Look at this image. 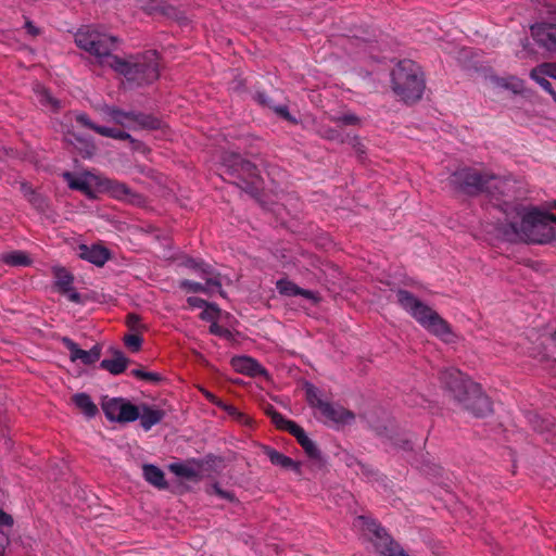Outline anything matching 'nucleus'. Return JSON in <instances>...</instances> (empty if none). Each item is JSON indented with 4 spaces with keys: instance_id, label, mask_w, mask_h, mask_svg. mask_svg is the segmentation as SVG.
Wrapping results in <instances>:
<instances>
[{
    "instance_id": "a18cd8bd",
    "label": "nucleus",
    "mask_w": 556,
    "mask_h": 556,
    "mask_svg": "<svg viewBox=\"0 0 556 556\" xmlns=\"http://www.w3.org/2000/svg\"><path fill=\"white\" fill-rule=\"evenodd\" d=\"M126 324L132 331H140L143 328L140 317L134 313L127 315Z\"/></svg>"
},
{
    "instance_id": "2f4dec72",
    "label": "nucleus",
    "mask_w": 556,
    "mask_h": 556,
    "mask_svg": "<svg viewBox=\"0 0 556 556\" xmlns=\"http://www.w3.org/2000/svg\"><path fill=\"white\" fill-rule=\"evenodd\" d=\"M179 287L181 289L186 290L187 292H191V293H204L210 296L215 293L205 283H201V282H197V281H192V280H188V279L180 281Z\"/></svg>"
},
{
    "instance_id": "39448f33",
    "label": "nucleus",
    "mask_w": 556,
    "mask_h": 556,
    "mask_svg": "<svg viewBox=\"0 0 556 556\" xmlns=\"http://www.w3.org/2000/svg\"><path fill=\"white\" fill-rule=\"evenodd\" d=\"M450 185L457 191L475 197L485 193L492 198L504 193L505 181L493 174L472 167L455 170L448 178Z\"/></svg>"
},
{
    "instance_id": "58836bf2",
    "label": "nucleus",
    "mask_w": 556,
    "mask_h": 556,
    "mask_svg": "<svg viewBox=\"0 0 556 556\" xmlns=\"http://www.w3.org/2000/svg\"><path fill=\"white\" fill-rule=\"evenodd\" d=\"M219 407L223 408L225 412H227L228 415L232 416L238 421L243 422V424L249 422V417L245 416L243 413L239 412L238 408L235 407L233 405L226 404V403L222 402V406H219Z\"/></svg>"
},
{
    "instance_id": "c756f323",
    "label": "nucleus",
    "mask_w": 556,
    "mask_h": 556,
    "mask_svg": "<svg viewBox=\"0 0 556 556\" xmlns=\"http://www.w3.org/2000/svg\"><path fill=\"white\" fill-rule=\"evenodd\" d=\"M64 178L67 180L71 189L81 191L84 194L92 197V189L87 180L77 178L71 173H65Z\"/></svg>"
},
{
    "instance_id": "b1692460",
    "label": "nucleus",
    "mask_w": 556,
    "mask_h": 556,
    "mask_svg": "<svg viewBox=\"0 0 556 556\" xmlns=\"http://www.w3.org/2000/svg\"><path fill=\"white\" fill-rule=\"evenodd\" d=\"M54 286L58 292L71 291L74 282V276L64 267L53 268Z\"/></svg>"
},
{
    "instance_id": "bb28decb",
    "label": "nucleus",
    "mask_w": 556,
    "mask_h": 556,
    "mask_svg": "<svg viewBox=\"0 0 556 556\" xmlns=\"http://www.w3.org/2000/svg\"><path fill=\"white\" fill-rule=\"evenodd\" d=\"M295 439L309 458H320V451L315 442L307 437L305 431H302Z\"/></svg>"
},
{
    "instance_id": "603ef678",
    "label": "nucleus",
    "mask_w": 556,
    "mask_h": 556,
    "mask_svg": "<svg viewBox=\"0 0 556 556\" xmlns=\"http://www.w3.org/2000/svg\"><path fill=\"white\" fill-rule=\"evenodd\" d=\"M271 109L283 119L295 122V119L290 115L289 110L286 105H273Z\"/></svg>"
},
{
    "instance_id": "bf43d9fd",
    "label": "nucleus",
    "mask_w": 556,
    "mask_h": 556,
    "mask_svg": "<svg viewBox=\"0 0 556 556\" xmlns=\"http://www.w3.org/2000/svg\"><path fill=\"white\" fill-rule=\"evenodd\" d=\"M144 380L152 381V382H157V381L161 380V377L156 372L147 371L146 375H144Z\"/></svg>"
},
{
    "instance_id": "9d476101",
    "label": "nucleus",
    "mask_w": 556,
    "mask_h": 556,
    "mask_svg": "<svg viewBox=\"0 0 556 556\" xmlns=\"http://www.w3.org/2000/svg\"><path fill=\"white\" fill-rule=\"evenodd\" d=\"M105 417L111 421L131 422L139 418V407L121 397L108 399L102 402Z\"/></svg>"
},
{
    "instance_id": "052dcab7",
    "label": "nucleus",
    "mask_w": 556,
    "mask_h": 556,
    "mask_svg": "<svg viewBox=\"0 0 556 556\" xmlns=\"http://www.w3.org/2000/svg\"><path fill=\"white\" fill-rule=\"evenodd\" d=\"M136 115H137V112H134V111L125 112L126 124H130V123L134 124ZM127 127H131V126L128 125Z\"/></svg>"
},
{
    "instance_id": "6ab92c4d",
    "label": "nucleus",
    "mask_w": 556,
    "mask_h": 556,
    "mask_svg": "<svg viewBox=\"0 0 556 556\" xmlns=\"http://www.w3.org/2000/svg\"><path fill=\"white\" fill-rule=\"evenodd\" d=\"M267 414L270 416L271 421L278 429L288 431L291 435L296 438L304 429L299 426L295 421L287 419L282 414L270 407L267 409Z\"/></svg>"
},
{
    "instance_id": "f3484780",
    "label": "nucleus",
    "mask_w": 556,
    "mask_h": 556,
    "mask_svg": "<svg viewBox=\"0 0 556 556\" xmlns=\"http://www.w3.org/2000/svg\"><path fill=\"white\" fill-rule=\"evenodd\" d=\"M277 290L280 294L286 296H298L301 295L307 300H311L313 302L318 301V296L315 292L300 288L294 282L288 280V279H279L276 283Z\"/></svg>"
},
{
    "instance_id": "f8f14e48",
    "label": "nucleus",
    "mask_w": 556,
    "mask_h": 556,
    "mask_svg": "<svg viewBox=\"0 0 556 556\" xmlns=\"http://www.w3.org/2000/svg\"><path fill=\"white\" fill-rule=\"evenodd\" d=\"M531 35L535 42L554 52L556 48V26L547 23H540L531 26Z\"/></svg>"
},
{
    "instance_id": "8fccbe9b",
    "label": "nucleus",
    "mask_w": 556,
    "mask_h": 556,
    "mask_svg": "<svg viewBox=\"0 0 556 556\" xmlns=\"http://www.w3.org/2000/svg\"><path fill=\"white\" fill-rule=\"evenodd\" d=\"M203 308H204V311L200 314V318L202 320L214 321L217 318V315L219 313V308L217 306H216V311L207 308V307H203Z\"/></svg>"
},
{
    "instance_id": "f03ea898",
    "label": "nucleus",
    "mask_w": 556,
    "mask_h": 556,
    "mask_svg": "<svg viewBox=\"0 0 556 556\" xmlns=\"http://www.w3.org/2000/svg\"><path fill=\"white\" fill-rule=\"evenodd\" d=\"M556 216L533 208L521 215L520 222L506 219L507 230L504 231L509 240L521 239L531 243L544 244L556 237Z\"/></svg>"
},
{
    "instance_id": "393cba45",
    "label": "nucleus",
    "mask_w": 556,
    "mask_h": 556,
    "mask_svg": "<svg viewBox=\"0 0 556 556\" xmlns=\"http://www.w3.org/2000/svg\"><path fill=\"white\" fill-rule=\"evenodd\" d=\"M142 9L148 14L160 13L169 18H178L179 12L172 5L164 3L162 0H151L147 5H142Z\"/></svg>"
},
{
    "instance_id": "1a4fd4ad",
    "label": "nucleus",
    "mask_w": 556,
    "mask_h": 556,
    "mask_svg": "<svg viewBox=\"0 0 556 556\" xmlns=\"http://www.w3.org/2000/svg\"><path fill=\"white\" fill-rule=\"evenodd\" d=\"M305 395L308 405L317 412L325 424L346 426L354 422L355 414L352 410L324 399L321 392L313 384L306 386Z\"/></svg>"
},
{
    "instance_id": "de8ad7c7",
    "label": "nucleus",
    "mask_w": 556,
    "mask_h": 556,
    "mask_svg": "<svg viewBox=\"0 0 556 556\" xmlns=\"http://www.w3.org/2000/svg\"><path fill=\"white\" fill-rule=\"evenodd\" d=\"M532 79L535 80L543 88V90L548 92L552 96L553 100L556 102V91L554 90L552 84L545 77L541 76Z\"/></svg>"
},
{
    "instance_id": "4c0bfd02",
    "label": "nucleus",
    "mask_w": 556,
    "mask_h": 556,
    "mask_svg": "<svg viewBox=\"0 0 556 556\" xmlns=\"http://www.w3.org/2000/svg\"><path fill=\"white\" fill-rule=\"evenodd\" d=\"M124 343L130 351L138 352L142 345V338L136 333L126 334Z\"/></svg>"
},
{
    "instance_id": "37998d69",
    "label": "nucleus",
    "mask_w": 556,
    "mask_h": 556,
    "mask_svg": "<svg viewBox=\"0 0 556 556\" xmlns=\"http://www.w3.org/2000/svg\"><path fill=\"white\" fill-rule=\"evenodd\" d=\"M187 303L192 308L207 307V308L216 311V305L215 304L208 303L207 301H205V300H203L201 298H198V296H189L187 299Z\"/></svg>"
},
{
    "instance_id": "09e8293b",
    "label": "nucleus",
    "mask_w": 556,
    "mask_h": 556,
    "mask_svg": "<svg viewBox=\"0 0 556 556\" xmlns=\"http://www.w3.org/2000/svg\"><path fill=\"white\" fill-rule=\"evenodd\" d=\"M205 264H206V262H204L203 260H197V258H188L185 262V266L187 268L193 270L198 275H199V271L201 270V267H204Z\"/></svg>"
},
{
    "instance_id": "423d86ee",
    "label": "nucleus",
    "mask_w": 556,
    "mask_h": 556,
    "mask_svg": "<svg viewBox=\"0 0 556 556\" xmlns=\"http://www.w3.org/2000/svg\"><path fill=\"white\" fill-rule=\"evenodd\" d=\"M391 86L405 103L419 101L426 87L420 66L412 60L400 61L391 72Z\"/></svg>"
},
{
    "instance_id": "5fc2aeb1",
    "label": "nucleus",
    "mask_w": 556,
    "mask_h": 556,
    "mask_svg": "<svg viewBox=\"0 0 556 556\" xmlns=\"http://www.w3.org/2000/svg\"><path fill=\"white\" fill-rule=\"evenodd\" d=\"M13 523V517L0 508V527H12Z\"/></svg>"
},
{
    "instance_id": "ea45409f",
    "label": "nucleus",
    "mask_w": 556,
    "mask_h": 556,
    "mask_svg": "<svg viewBox=\"0 0 556 556\" xmlns=\"http://www.w3.org/2000/svg\"><path fill=\"white\" fill-rule=\"evenodd\" d=\"M546 341L548 342V344L545 346V352L543 353H540V361L544 362H548V361H553V362H556V356H555V353H554V349L556 348V342H555V339L554 338H547Z\"/></svg>"
},
{
    "instance_id": "3c124183",
    "label": "nucleus",
    "mask_w": 556,
    "mask_h": 556,
    "mask_svg": "<svg viewBox=\"0 0 556 556\" xmlns=\"http://www.w3.org/2000/svg\"><path fill=\"white\" fill-rule=\"evenodd\" d=\"M393 444L404 451H410L413 450V442L409 438H396L394 439Z\"/></svg>"
},
{
    "instance_id": "e433bc0d",
    "label": "nucleus",
    "mask_w": 556,
    "mask_h": 556,
    "mask_svg": "<svg viewBox=\"0 0 556 556\" xmlns=\"http://www.w3.org/2000/svg\"><path fill=\"white\" fill-rule=\"evenodd\" d=\"M39 101L43 105H49L53 110H59L60 108V101L52 97V94L45 88H40L38 91Z\"/></svg>"
},
{
    "instance_id": "680f3d73",
    "label": "nucleus",
    "mask_w": 556,
    "mask_h": 556,
    "mask_svg": "<svg viewBox=\"0 0 556 556\" xmlns=\"http://www.w3.org/2000/svg\"><path fill=\"white\" fill-rule=\"evenodd\" d=\"M147 371H143L142 369H132L131 370V375L134 377H137V378H140V379H143L144 380V375H146Z\"/></svg>"
},
{
    "instance_id": "0e129e2a",
    "label": "nucleus",
    "mask_w": 556,
    "mask_h": 556,
    "mask_svg": "<svg viewBox=\"0 0 556 556\" xmlns=\"http://www.w3.org/2000/svg\"><path fill=\"white\" fill-rule=\"evenodd\" d=\"M396 556H409L403 548L396 554Z\"/></svg>"
},
{
    "instance_id": "72a5a7b5",
    "label": "nucleus",
    "mask_w": 556,
    "mask_h": 556,
    "mask_svg": "<svg viewBox=\"0 0 556 556\" xmlns=\"http://www.w3.org/2000/svg\"><path fill=\"white\" fill-rule=\"evenodd\" d=\"M329 119L339 126H356L361 124V118L351 112L340 115H330Z\"/></svg>"
},
{
    "instance_id": "7ed1b4c3",
    "label": "nucleus",
    "mask_w": 556,
    "mask_h": 556,
    "mask_svg": "<svg viewBox=\"0 0 556 556\" xmlns=\"http://www.w3.org/2000/svg\"><path fill=\"white\" fill-rule=\"evenodd\" d=\"M395 296L397 304L422 328L444 342H452L454 334L451 325L434 309L425 304L408 290L399 289L395 292Z\"/></svg>"
},
{
    "instance_id": "49530a36",
    "label": "nucleus",
    "mask_w": 556,
    "mask_h": 556,
    "mask_svg": "<svg viewBox=\"0 0 556 556\" xmlns=\"http://www.w3.org/2000/svg\"><path fill=\"white\" fill-rule=\"evenodd\" d=\"M75 118H76L77 123H79L84 127H87L96 132H97V128H100L99 125H96L94 123L91 122V119L89 118V116L86 113H79L76 115Z\"/></svg>"
},
{
    "instance_id": "2eb2a0df",
    "label": "nucleus",
    "mask_w": 556,
    "mask_h": 556,
    "mask_svg": "<svg viewBox=\"0 0 556 556\" xmlns=\"http://www.w3.org/2000/svg\"><path fill=\"white\" fill-rule=\"evenodd\" d=\"M100 186L112 198L119 201H131V198L135 197V193L126 184L115 179L103 178L100 181Z\"/></svg>"
},
{
    "instance_id": "a211bd4d",
    "label": "nucleus",
    "mask_w": 556,
    "mask_h": 556,
    "mask_svg": "<svg viewBox=\"0 0 556 556\" xmlns=\"http://www.w3.org/2000/svg\"><path fill=\"white\" fill-rule=\"evenodd\" d=\"M139 410L138 419H140V426L144 431H149L153 426L160 424L166 415L163 409L154 408L147 404H142Z\"/></svg>"
},
{
    "instance_id": "f704fd0d",
    "label": "nucleus",
    "mask_w": 556,
    "mask_h": 556,
    "mask_svg": "<svg viewBox=\"0 0 556 556\" xmlns=\"http://www.w3.org/2000/svg\"><path fill=\"white\" fill-rule=\"evenodd\" d=\"M97 134H99L103 137L113 138V139H117V140L134 141L132 137L128 132L123 131L117 128L100 126V128H97Z\"/></svg>"
},
{
    "instance_id": "13d9d810",
    "label": "nucleus",
    "mask_w": 556,
    "mask_h": 556,
    "mask_svg": "<svg viewBox=\"0 0 556 556\" xmlns=\"http://www.w3.org/2000/svg\"><path fill=\"white\" fill-rule=\"evenodd\" d=\"M25 28L31 36H37L39 34V29L30 21H26Z\"/></svg>"
},
{
    "instance_id": "0eeeda50",
    "label": "nucleus",
    "mask_w": 556,
    "mask_h": 556,
    "mask_svg": "<svg viewBox=\"0 0 556 556\" xmlns=\"http://www.w3.org/2000/svg\"><path fill=\"white\" fill-rule=\"evenodd\" d=\"M117 42V37L91 26L83 27L75 34L77 47L94 56L100 65H108L111 68L112 59L118 58L112 54V51L116 49Z\"/></svg>"
},
{
    "instance_id": "20e7f679",
    "label": "nucleus",
    "mask_w": 556,
    "mask_h": 556,
    "mask_svg": "<svg viewBox=\"0 0 556 556\" xmlns=\"http://www.w3.org/2000/svg\"><path fill=\"white\" fill-rule=\"evenodd\" d=\"M160 58L155 50H148L127 59H112V70L136 86L154 83L160 77Z\"/></svg>"
},
{
    "instance_id": "c85d7f7f",
    "label": "nucleus",
    "mask_w": 556,
    "mask_h": 556,
    "mask_svg": "<svg viewBox=\"0 0 556 556\" xmlns=\"http://www.w3.org/2000/svg\"><path fill=\"white\" fill-rule=\"evenodd\" d=\"M2 261L11 266H28L31 261L26 252L13 251L2 256Z\"/></svg>"
},
{
    "instance_id": "f257e3e1",
    "label": "nucleus",
    "mask_w": 556,
    "mask_h": 556,
    "mask_svg": "<svg viewBox=\"0 0 556 556\" xmlns=\"http://www.w3.org/2000/svg\"><path fill=\"white\" fill-rule=\"evenodd\" d=\"M441 383L448 395L464 410L475 417H484L492 412L490 399L483 393L481 387L457 368L451 367L441 371Z\"/></svg>"
},
{
    "instance_id": "4d7b16f0",
    "label": "nucleus",
    "mask_w": 556,
    "mask_h": 556,
    "mask_svg": "<svg viewBox=\"0 0 556 556\" xmlns=\"http://www.w3.org/2000/svg\"><path fill=\"white\" fill-rule=\"evenodd\" d=\"M202 393L203 395L205 396V399L207 401H210L212 404L216 405V406H222V402L216 395H214L212 392L207 391V390H202Z\"/></svg>"
},
{
    "instance_id": "7c9ffc66",
    "label": "nucleus",
    "mask_w": 556,
    "mask_h": 556,
    "mask_svg": "<svg viewBox=\"0 0 556 556\" xmlns=\"http://www.w3.org/2000/svg\"><path fill=\"white\" fill-rule=\"evenodd\" d=\"M541 76L545 77V78L547 76L553 79H556V63L545 62V63H542L531 70V72H530L531 78H536V77H541Z\"/></svg>"
},
{
    "instance_id": "dca6fc26",
    "label": "nucleus",
    "mask_w": 556,
    "mask_h": 556,
    "mask_svg": "<svg viewBox=\"0 0 556 556\" xmlns=\"http://www.w3.org/2000/svg\"><path fill=\"white\" fill-rule=\"evenodd\" d=\"M231 365L236 371L244 374L250 377H257L266 375L265 368L255 359L249 356L233 357Z\"/></svg>"
},
{
    "instance_id": "412c9836",
    "label": "nucleus",
    "mask_w": 556,
    "mask_h": 556,
    "mask_svg": "<svg viewBox=\"0 0 556 556\" xmlns=\"http://www.w3.org/2000/svg\"><path fill=\"white\" fill-rule=\"evenodd\" d=\"M143 478L151 485L157 488L159 490H165L168 486V483L165 479V475L163 470L152 464H146L142 466Z\"/></svg>"
},
{
    "instance_id": "cd10ccee",
    "label": "nucleus",
    "mask_w": 556,
    "mask_h": 556,
    "mask_svg": "<svg viewBox=\"0 0 556 556\" xmlns=\"http://www.w3.org/2000/svg\"><path fill=\"white\" fill-rule=\"evenodd\" d=\"M160 119L154 117L153 115L138 112L134 122L135 126L131 128L157 129L160 127Z\"/></svg>"
},
{
    "instance_id": "9b49d317",
    "label": "nucleus",
    "mask_w": 556,
    "mask_h": 556,
    "mask_svg": "<svg viewBox=\"0 0 556 556\" xmlns=\"http://www.w3.org/2000/svg\"><path fill=\"white\" fill-rule=\"evenodd\" d=\"M62 343L70 351L72 362L80 361L84 365H92L101 357L102 348L99 344L93 345L89 351L83 350L71 338H62Z\"/></svg>"
},
{
    "instance_id": "79ce46f5",
    "label": "nucleus",
    "mask_w": 556,
    "mask_h": 556,
    "mask_svg": "<svg viewBox=\"0 0 556 556\" xmlns=\"http://www.w3.org/2000/svg\"><path fill=\"white\" fill-rule=\"evenodd\" d=\"M208 330H210V333H212L214 336H217V337H220V338H225V339H231L232 338L231 331L229 329L220 326L215 320L212 321Z\"/></svg>"
},
{
    "instance_id": "a878e982",
    "label": "nucleus",
    "mask_w": 556,
    "mask_h": 556,
    "mask_svg": "<svg viewBox=\"0 0 556 556\" xmlns=\"http://www.w3.org/2000/svg\"><path fill=\"white\" fill-rule=\"evenodd\" d=\"M74 404L89 418L94 417L98 413L97 405L86 393H77L73 396Z\"/></svg>"
},
{
    "instance_id": "c03bdc74",
    "label": "nucleus",
    "mask_w": 556,
    "mask_h": 556,
    "mask_svg": "<svg viewBox=\"0 0 556 556\" xmlns=\"http://www.w3.org/2000/svg\"><path fill=\"white\" fill-rule=\"evenodd\" d=\"M109 114L116 124H118L123 127L128 126V124H126L125 111H122L116 108H112V109H110Z\"/></svg>"
},
{
    "instance_id": "a19ab883",
    "label": "nucleus",
    "mask_w": 556,
    "mask_h": 556,
    "mask_svg": "<svg viewBox=\"0 0 556 556\" xmlns=\"http://www.w3.org/2000/svg\"><path fill=\"white\" fill-rule=\"evenodd\" d=\"M206 492L210 495L214 494L230 502L235 500V495L231 492L223 490L218 483L212 484L210 488H207Z\"/></svg>"
},
{
    "instance_id": "c9c22d12",
    "label": "nucleus",
    "mask_w": 556,
    "mask_h": 556,
    "mask_svg": "<svg viewBox=\"0 0 556 556\" xmlns=\"http://www.w3.org/2000/svg\"><path fill=\"white\" fill-rule=\"evenodd\" d=\"M320 136L327 140L337 141L340 143H343L345 141L343 132L333 127H321Z\"/></svg>"
},
{
    "instance_id": "473e14b6",
    "label": "nucleus",
    "mask_w": 556,
    "mask_h": 556,
    "mask_svg": "<svg viewBox=\"0 0 556 556\" xmlns=\"http://www.w3.org/2000/svg\"><path fill=\"white\" fill-rule=\"evenodd\" d=\"M169 470L178 477L194 480L198 478V471L181 463H174L168 466Z\"/></svg>"
},
{
    "instance_id": "4468645a",
    "label": "nucleus",
    "mask_w": 556,
    "mask_h": 556,
    "mask_svg": "<svg viewBox=\"0 0 556 556\" xmlns=\"http://www.w3.org/2000/svg\"><path fill=\"white\" fill-rule=\"evenodd\" d=\"M374 533L378 540L376 546L381 555L396 556V554L402 549L401 545L387 533L383 527L376 525Z\"/></svg>"
},
{
    "instance_id": "774afa93",
    "label": "nucleus",
    "mask_w": 556,
    "mask_h": 556,
    "mask_svg": "<svg viewBox=\"0 0 556 556\" xmlns=\"http://www.w3.org/2000/svg\"><path fill=\"white\" fill-rule=\"evenodd\" d=\"M552 207L556 208V201L553 202Z\"/></svg>"
},
{
    "instance_id": "ddd939ff",
    "label": "nucleus",
    "mask_w": 556,
    "mask_h": 556,
    "mask_svg": "<svg viewBox=\"0 0 556 556\" xmlns=\"http://www.w3.org/2000/svg\"><path fill=\"white\" fill-rule=\"evenodd\" d=\"M78 256L96 266H103L110 258V252L106 248L99 244H80L77 249Z\"/></svg>"
},
{
    "instance_id": "4be33fe9",
    "label": "nucleus",
    "mask_w": 556,
    "mask_h": 556,
    "mask_svg": "<svg viewBox=\"0 0 556 556\" xmlns=\"http://www.w3.org/2000/svg\"><path fill=\"white\" fill-rule=\"evenodd\" d=\"M199 276L215 293L223 295L220 274L212 265L206 263L204 267H201Z\"/></svg>"
},
{
    "instance_id": "864d4df0",
    "label": "nucleus",
    "mask_w": 556,
    "mask_h": 556,
    "mask_svg": "<svg viewBox=\"0 0 556 556\" xmlns=\"http://www.w3.org/2000/svg\"><path fill=\"white\" fill-rule=\"evenodd\" d=\"M254 99L263 106L271 109L274 105L271 99L265 92L257 91L254 96Z\"/></svg>"
},
{
    "instance_id": "6e6552de",
    "label": "nucleus",
    "mask_w": 556,
    "mask_h": 556,
    "mask_svg": "<svg viewBox=\"0 0 556 556\" xmlns=\"http://www.w3.org/2000/svg\"><path fill=\"white\" fill-rule=\"evenodd\" d=\"M223 168L224 174L240 180V182L235 184L247 193L252 197L258 194L261 177L255 164L243 159L240 154L231 152L224 155Z\"/></svg>"
},
{
    "instance_id": "338daca9",
    "label": "nucleus",
    "mask_w": 556,
    "mask_h": 556,
    "mask_svg": "<svg viewBox=\"0 0 556 556\" xmlns=\"http://www.w3.org/2000/svg\"><path fill=\"white\" fill-rule=\"evenodd\" d=\"M4 546L0 545V556H4Z\"/></svg>"
},
{
    "instance_id": "69168bd1",
    "label": "nucleus",
    "mask_w": 556,
    "mask_h": 556,
    "mask_svg": "<svg viewBox=\"0 0 556 556\" xmlns=\"http://www.w3.org/2000/svg\"><path fill=\"white\" fill-rule=\"evenodd\" d=\"M355 147L357 149V152L364 153V149H363V146L361 143H357V146H355Z\"/></svg>"
},
{
    "instance_id": "6e6d98bb",
    "label": "nucleus",
    "mask_w": 556,
    "mask_h": 556,
    "mask_svg": "<svg viewBox=\"0 0 556 556\" xmlns=\"http://www.w3.org/2000/svg\"><path fill=\"white\" fill-rule=\"evenodd\" d=\"M61 294L66 295L68 301L73 303H81V295L77 291L74 290V288H71V291L62 292Z\"/></svg>"
},
{
    "instance_id": "aec40b11",
    "label": "nucleus",
    "mask_w": 556,
    "mask_h": 556,
    "mask_svg": "<svg viewBox=\"0 0 556 556\" xmlns=\"http://www.w3.org/2000/svg\"><path fill=\"white\" fill-rule=\"evenodd\" d=\"M264 454L269 458L273 465L279 466L285 469H291L295 472H300V464L295 463L289 456L276 451L270 446L263 447Z\"/></svg>"
},
{
    "instance_id": "5701e85b",
    "label": "nucleus",
    "mask_w": 556,
    "mask_h": 556,
    "mask_svg": "<svg viewBox=\"0 0 556 556\" xmlns=\"http://www.w3.org/2000/svg\"><path fill=\"white\" fill-rule=\"evenodd\" d=\"M128 362V358L121 351H115L112 358L103 359L100 363V367L112 375H119L126 370Z\"/></svg>"
},
{
    "instance_id": "e2e57ef3",
    "label": "nucleus",
    "mask_w": 556,
    "mask_h": 556,
    "mask_svg": "<svg viewBox=\"0 0 556 556\" xmlns=\"http://www.w3.org/2000/svg\"><path fill=\"white\" fill-rule=\"evenodd\" d=\"M93 150H94L93 146H88L87 156H91L93 153Z\"/></svg>"
}]
</instances>
